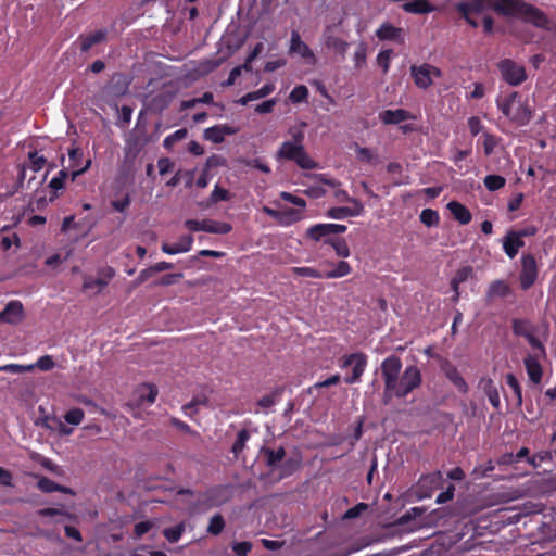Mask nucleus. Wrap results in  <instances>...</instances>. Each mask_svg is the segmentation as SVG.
Instances as JSON below:
<instances>
[{"label": "nucleus", "mask_w": 556, "mask_h": 556, "mask_svg": "<svg viewBox=\"0 0 556 556\" xmlns=\"http://www.w3.org/2000/svg\"><path fill=\"white\" fill-rule=\"evenodd\" d=\"M305 126L306 124L303 123L299 127H291L289 129L291 140L283 141L276 151L275 159L277 162L290 161L302 169H315L318 167V164L309 156L304 147L305 134L303 128Z\"/></svg>", "instance_id": "nucleus-1"}, {"label": "nucleus", "mask_w": 556, "mask_h": 556, "mask_svg": "<svg viewBox=\"0 0 556 556\" xmlns=\"http://www.w3.org/2000/svg\"><path fill=\"white\" fill-rule=\"evenodd\" d=\"M495 103L502 114L518 127L527 126L533 118V109L518 91L511 90L507 93H500Z\"/></svg>", "instance_id": "nucleus-2"}, {"label": "nucleus", "mask_w": 556, "mask_h": 556, "mask_svg": "<svg viewBox=\"0 0 556 556\" xmlns=\"http://www.w3.org/2000/svg\"><path fill=\"white\" fill-rule=\"evenodd\" d=\"M500 13L506 16L519 17L526 23L542 29H549V18L539 8L523 0H502Z\"/></svg>", "instance_id": "nucleus-3"}, {"label": "nucleus", "mask_w": 556, "mask_h": 556, "mask_svg": "<svg viewBox=\"0 0 556 556\" xmlns=\"http://www.w3.org/2000/svg\"><path fill=\"white\" fill-rule=\"evenodd\" d=\"M422 382L420 369L416 365L407 366L395 382L394 389L390 390V401L393 397L404 399Z\"/></svg>", "instance_id": "nucleus-4"}, {"label": "nucleus", "mask_w": 556, "mask_h": 556, "mask_svg": "<svg viewBox=\"0 0 556 556\" xmlns=\"http://www.w3.org/2000/svg\"><path fill=\"white\" fill-rule=\"evenodd\" d=\"M402 366V361L396 355H390L387 358H384L381 363V375L384 382V404H388L390 402V390L394 389L395 382L400 377Z\"/></svg>", "instance_id": "nucleus-5"}, {"label": "nucleus", "mask_w": 556, "mask_h": 556, "mask_svg": "<svg viewBox=\"0 0 556 556\" xmlns=\"http://www.w3.org/2000/svg\"><path fill=\"white\" fill-rule=\"evenodd\" d=\"M502 79L511 87H518L528 79L525 65L511 60L503 59L497 63Z\"/></svg>", "instance_id": "nucleus-6"}, {"label": "nucleus", "mask_w": 556, "mask_h": 556, "mask_svg": "<svg viewBox=\"0 0 556 556\" xmlns=\"http://www.w3.org/2000/svg\"><path fill=\"white\" fill-rule=\"evenodd\" d=\"M445 479L440 470L422 475L416 485L415 492L419 500L430 498L434 491L443 489Z\"/></svg>", "instance_id": "nucleus-7"}, {"label": "nucleus", "mask_w": 556, "mask_h": 556, "mask_svg": "<svg viewBox=\"0 0 556 556\" xmlns=\"http://www.w3.org/2000/svg\"><path fill=\"white\" fill-rule=\"evenodd\" d=\"M346 229V226L341 224H315L306 229L305 236L312 241H323L327 244L328 239H334V235L343 233Z\"/></svg>", "instance_id": "nucleus-8"}, {"label": "nucleus", "mask_w": 556, "mask_h": 556, "mask_svg": "<svg viewBox=\"0 0 556 556\" xmlns=\"http://www.w3.org/2000/svg\"><path fill=\"white\" fill-rule=\"evenodd\" d=\"M184 226L190 231H205L217 235H227L232 230V226L229 223L217 222L210 218L202 220L187 219Z\"/></svg>", "instance_id": "nucleus-9"}, {"label": "nucleus", "mask_w": 556, "mask_h": 556, "mask_svg": "<svg viewBox=\"0 0 556 556\" xmlns=\"http://www.w3.org/2000/svg\"><path fill=\"white\" fill-rule=\"evenodd\" d=\"M349 366H353L352 372L350 376L344 377V382L348 384L358 382L367 366V355L362 352L345 355L342 358L341 367L345 368Z\"/></svg>", "instance_id": "nucleus-10"}, {"label": "nucleus", "mask_w": 556, "mask_h": 556, "mask_svg": "<svg viewBox=\"0 0 556 556\" xmlns=\"http://www.w3.org/2000/svg\"><path fill=\"white\" fill-rule=\"evenodd\" d=\"M521 269L519 273L520 288L525 291L529 290L536 281L539 268L535 257L532 254H523L521 256Z\"/></svg>", "instance_id": "nucleus-11"}, {"label": "nucleus", "mask_w": 556, "mask_h": 556, "mask_svg": "<svg viewBox=\"0 0 556 556\" xmlns=\"http://www.w3.org/2000/svg\"><path fill=\"white\" fill-rule=\"evenodd\" d=\"M410 75L414 79L415 85L418 88L427 89L433 83V77H441L442 72L434 65L425 63L422 65H412L410 66Z\"/></svg>", "instance_id": "nucleus-12"}, {"label": "nucleus", "mask_w": 556, "mask_h": 556, "mask_svg": "<svg viewBox=\"0 0 556 556\" xmlns=\"http://www.w3.org/2000/svg\"><path fill=\"white\" fill-rule=\"evenodd\" d=\"M502 0H469L458 2L455 5L456 11L462 17H467L468 14L480 15L486 9H495L500 13L498 5Z\"/></svg>", "instance_id": "nucleus-13"}, {"label": "nucleus", "mask_w": 556, "mask_h": 556, "mask_svg": "<svg viewBox=\"0 0 556 556\" xmlns=\"http://www.w3.org/2000/svg\"><path fill=\"white\" fill-rule=\"evenodd\" d=\"M68 161H70V167L72 168V180L74 181L78 176L85 174L91 166V159H87L85 161V164L83 165L84 161V152L79 147L72 146L71 149H68Z\"/></svg>", "instance_id": "nucleus-14"}, {"label": "nucleus", "mask_w": 556, "mask_h": 556, "mask_svg": "<svg viewBox=\"0 0 556 556\" xmlns=\"http://www.w3.org/2000/svg\"><path fill=\"white\" fill-rule=\"evenodd\" d=\"M232 496L230 485H216L208 489L204 494V502L211 507H218L227 503Z\"/></svg>", "instance_id": "nucleus-15"}, {"label": "nucleus", "mask_w": 556, "mask_h": 556, "mask_svg": "<svg viewBox=\"0 0 556 556\" xmlns=\"http://www.w3.org/2000/svg\"><path fill=\"white\" fill-rule=\"evenodd\" d=\"M336 25H327L323 31V40L326 48L333 50L337 54L344 56L349 43L334 34Z\"/></svg>", "instance_id": "nucleus-16"}, {"label": "nucleus", "mask_w": 556, "mask_h": 556, "mask_svg": "<svg viewBox=\"0 0 556 556\" xmlns=\"http://www.w3.org/2000/svg\"><path fill=\"white\" fill-rule=\"evenodd\" d=\"M441 370L444 376L453 383V386L458 390V392L466 394L469 390L467 382L458 371L457 367L454 366L448 361H445L441 365Z\"/></svg>", "instance_id": "nucleus-17"}, {"label": "nucleus", "mask_w": 556, "mask_h": 556, "mask_svg": "<svg viewBox=\"0 0 556 556\" xmlns=\"http://www.w3.org/2000/svg\"><path fill=\"white\" fill-rule=\"evenodd\" d=\"M539 355L528 354L523 358L525 368L529 380L533 384H540L543 378V367L540 364Z\"/></svg>", "instance_id": "nucleus-18"}, {"label": "nucleus", "mask_w": 556, "mask_h": 556, "mask_svg": "<svg viewBox=\"0 0 556 556\" xmlns=\"http://www.w3.org/2000/svg\"><path fill=\"white\" fill-rule=\"evenodd\" d=\"M290 53H296L303 59L315 62L316 58L311 48L301 39L299 31L292 30L290 39Z\"/></svg>", "instance_id": "nucleus-19"}, {"label": "nucleus", "mask_w": 556, "mask_h": 556, "mask_svg": "<svg viewBox=\"0 0 556 556\" xmlns=\"http://www.w3.org/2000/svg\"><path fill=\"white\" fill-rule=\"evenodd\" d=\"M376 36L379 40L394 41L397 43H404V30L400 27H395L390 23H383L377 30Z\"/></svg>", "instance_id": "nucleus-20"}, {"label": "nucleus", "mask_w": 556, "mask_h": 556, "mask_svg": "<svg viewBox=\"0 0 556 556\" xmlns=\"http://www.w3.org/2000/svg\"><path fill=\"white\" fill-rule=\"evenodd\" d=\"M193 244V237L191 235H186L179 238L178 242L169 244V243H162L161 250L162 252L175 255L178 253H186L189 252L192 249Z\"/></svg>", "instance_id": "nucleus-21"}, {"label": "nucleus", "mask_w": 556, "mask_h": 556, "mask_svg": "<svg viewBox=\"0 0 556 556\" xmlns=\"http://www.w3.org/2000/svg\"><path fill=\"white\" fill-rule=\"evenodd\" d=\"M23 318V305L20 301L9 302L0 313V320L9 324H17Z\"/></svg>", "instance_id": "nucleus-22"}, {"label": "nucleus", "mask_w": 556, "mask_h": 556, "mask_svg": "<svg viewBox=\"0 0 556 556\" xmlns=\"http://www.w3.org/2000/svg\"><path fill=\"white\" fill-rule=\"evenodd\" d=\"M525 245V241L516 233L515 230H509L503 239V250L509 258H514L520 248Z\"/></svg>", "instance_id": "nucleus-23"}, {"label": "nucleus", "mask_w": 556, "mask_h": 556, "mask_svg": "<svg viewBox=\"0 0 556 556\" xmlns=\"http://www.w3.org/2000/svg\"><path fill=\"white\" fill-rule=\"evenodd\" d=\"M379 118L384 125H397L410 119L412 114L404 109L384 110L379 113Z\"/></svg>", "instance_id": "nucleus-24"}, {"label": "nucleus", "mask_w": 556, "mask_h": 556, "mask_svg": "<svg viewBox=\"0 0 556 556\" xmlns=\"http://www.w3.org/2000/svg\"><path fill=\"white\" fill-rule=\"evenodd\" d=\"M108 35V31L105 29H99L94 33L80 35L78 37V41L80 43V51L87 52L89 51L94 45H98L105 40Z\"/></svg>", "instance_id": "nucleus-25"}, {"label": "nucleus", "mask_w": 556, "mask_h": 556, "mask_svg": "<svg viewBox=\"0 0 556 556\" xmlns=\"http://www.w3.org/2000/svg\"><path fill=\"white\" fill-rule=\"evenodd\" d=\"M351 201L356 205V208H351L346 206L331 207L327 212V216L333 219H344L345 217L349 216H358L363 211V205L354 199H352Z\"/></svg>", "instance_id": "nucleus-26"}, {"label": "nucleus", "mask_w": 556, "mask_h": 556, "mask_svg": "<svg viewBox=\"0 0 556 556\" xmlns=\"http://www.w3.org/2000/svg\"><path fill=\"white\" fill-rule=\"evenodd\" d=\"M447 208L453 217L462 225H467L472 219L470 211L458 201H451L447 204Z\"/></svg>", "instance_id": "nucleus-27"}, {"label": "nucleus", "mask_w": 556, "mask_h": 556, "mask_svg": "<svg viewBox=\"0 0 556 556\" xmlns=\"http://www.w3.org/2000/svg\"><path fill=\"white\" fill-rule=\"evenodd\" d=\"M511 294V288L505 280H494L490 283L486 298L492 300L494 298H506Z\"/></svg>", "instance_id": "nucleus-28"}, {"label": "nucleus", "mask_w": 556, "mask_h": 556, "mask_svg": "<svg viewBox=\"0 0 556 556\" xmlns=\"http://www.w3.org/2000/svg\"><path fill=\"white\" fill-rule=\"evenodd\" d=\"M480 384H481L483 392L488 396V400L491 403V405L494 408L498 409L501 406V399H500L498 390L495 387L493 380L490 378H488V379L483 378V379H481Z\"/></svg>", "instance_id": "nucleus-29"}, {"label": "nucleus", "mask_w": 556, "mask_h": 556, "mask_svg": "<svg viewBox=\"0 0 556 556\" xmlns=\"http://www.w3.org/2000/svg\"><path fill=\"white\" fill-rule=\"evenodd\" d=\"M403 10L407 13L413 14H426L434 11V5L431 4L428 0H414L410 2H405L402 5Z\"/></svg>", "instance_id": "nucleus-30"}, {"label": "nucleus", "mask_w": 556, "mask_h": 556, "mask_svg": "<svg viewBox=\"0 0 556 556\" xmlns=\"http://www.w3.org/2000/svg\"><path fill=\"white\" fill-rule=\"evenodd\" d=\"M511 330L515 336L528 338L534 332V327L528 319L514 318Z\"/></svg>", "instance_id": "nucleus-31"}, {"label": "nucleus", "mask_w": 556, "mask_h": 556, "mask_svg": "<svg viewBox=\"0 0 556 556\" xmlns=\"http://www.w3.org/2000/svg\"><path fill=\"white\" fill-rule=\"evenodd\" d=\"M263 454L266 457V465L270 468H276L277 465L285 458L286 451L282 446H280L278 450H274L270 447H264Z\"/></svg>", "instance_id": "nucleus-32"}, {"label": "nucleus", "mask_w": 556, "mask_h": 556, "mask_svg": "<svg viewBox=\"0 0 556 556\" xmlns=\"http://www.w3.org/2000/svg\"><path fill=\"white\" fill-rule=\"evenodd\" d=\"M157 396V389L152 384H142L138 389V404L141 405L144 402L152 404L155 402Z\"/></svg>", "instance_id": "nucleus-33"}, {"label": "nucleus", "mask_w": 556, "mask_h": 556, "mask_svg": "<svg viewBox=\"0 0 556 556\" xmlns=\"http://www.w3.org/2000/svg\"><path fill=\"white\" fill-rule=\"evenodd\" d=\"M505 381L507 386L511 389L516 405L520 407L522 405V391L518 379L514 374L509 372L505 376Z\"/></svg>", "instance_id": "nucleus-34"}, {"label": "nucleus", "mask_w": 556, "mask_h": 556, "mask_svg": "<svg viewBox=\"0 0 556 556\" xmlns=\"http://www.w3.org/2000/svg\"><path fill=\"white\" fill-rule=\"evenodd\" d=\"M327 244L331 245L336 251V254L340 257L346 258L350 256V248L343 238L328 239Z\"/></svg>", "instance_id": "nucleus-35"}, {"label": "nucleus", "mask_w": 556, "mask_h": 556, "mask_svg": "<svg viewBox=\"0 0 556 556\" xmlns=\"http://www.w3.org/2000/svg\"><path fill=\"white\" fill-rule=\"evenodd\" d=\"M352 267L346 261H340L336 268L329 271H325L327 279L341 278L351 274Z\"/></svg>", "instance_id": "nucleus-36"}, {"label": "nucleus", "mask_w": 556, "mask_h": 556, "mask_svg": "<svg viewBox=\"0 0 556 556\" xmlns=\"http://www.w3.org/2000/svg\"><path fill=\"white\" fill-rule=\"evenodd\" d=\"M4 228L0 231V250L8 251L13 244L20 247V237L15 232L4 233Z\"/></svg>", "instance_id": "nucleus-37"}, {"label": "nucleus", "mask_w": 556, "mask_h": 556, "mask_svg": "<svg viewBox=\"0 0 556 556\" xmlns=\"http://www.w3.org/2000/svg\"><path fill=\"white\" fill-rule=\"evenodd\" d=\"M184 531L185 523L180 522L174 527L165 528L163 530V535L169 543H176L180 540Z\"/></svg>", "instance_id": "nucleus-38"}, {"label": "nucleus", "mask_w": 556, "mask_h": 556, "mask_svg": "<svg viewBox=\"0 0 556 556\" xmlns=\"http://www.w3.org/2000/svg\"><path fill=\"white\" fill-rule=\"evenodd\" d=\"M225 519L220 514H215L211 519L210 523L207 526V533L212 535H218L223 532L225 529Z\"/></svg>", "instance_id": "nucleus-39"}, {"label": "nucleus", "mask_w": 556, "mask_h": 556, "mask_svg": "<svg viewBox=\"0 0 556 556\" xmlns=\"http://www.w3.org/2000/svg\"><path fill=\"white\" fill-rule=\"evenodd\" d=\"M483 182L489 191H497L505 186L506 179L501 175H488Z\"/></svg>", "instance_id": "nucleus-40"}, {"label": "nucleus", "mask_w": 556, "mask_h": 556, "mask_svg": "<svg viewBox=\"0 0 556 556\" xmlns=\"http://www.w3.org/2000/svg\"><path fill=\"white\" fill-rule=\"evenodd\" d=\"M106 286L104 285V282L100 279V278H93L91 276H85L84 277V282H83V290L84 291H90V290H93L97 288V290L94 291V294H98L100 293L103 288H105Z\"/></svg>", "instance_id": "nucleus-41"}, {"label": "nucleus", "mask_w": 556, "mask_h": 556, "mask_svg": "<svg viewBox=\"0 0 556 556\" xmlns=\"http://www.w3.org/2000/svg\"><path fill=\"white\" fill-rule=\"evenodd\" d=\"M420 222L428 226H435L440 222L439 213L432 208H424L420 213Z\"/></svg>", "instance_id": "nucleus-42"}, {"label": "nucleus", "mask_w": 556, "mask_h": 556, "mask_svg": "<svg viewBox=\"0 0 556 556\" xmlns=\"http://www.w3.org/2000/svg\"><path fill=\"white\" fill-rule=\"evenodd\" d=\"M146 143L147 139H142L139 136L129 138L127 141V155L132 153V156L136 157Z\"/></svg>", "instance_id": "nucleus-43"}, {"label": "nucleus", "mask_w": 556, "mask_h": 556, "mask_svg": "<svg viewBox=\"0 0 556 556\" xmlns=\"http://www.w3.org/2000/svg\"><path fill=\"white\" fill-rule=\"evenodd\" d=\"M250 438V433L247 429H242L238 432L236 441L232 444L231 451L235 455H238L245 447V443Z\"/></svg>", "instance_id": "nucleus-44"}, {"label": "nucleus", "mask_w": 556, "mask_h": 556, "mask_svg": "<svg viewBox=\"0 0 556 556\" xmlns=\"http://www.w3.org/2000/svg\"><path fill=\"white\" fill-rule=\"evenodd\" d=\"M308 97V89L304 85L295 86L290 92L289 99L292 103H301L306 101Z\"/></svg>", "instance_id": "nucleus-45"}, {"label": "nucleus", "mask_w": 556, "mask_h": 556, "mask_svg": "<svg viewBox=\"0 0 556 556\" xmlns=\"http://www.w3.org/2000/svg\"><path fill=\"white\" fill-rule=\"evenodd\" d=\"M187 135H188V130L186 128L176 130L175 132L168 135L164 139V141H163L164 148L170 149L175 143L184 140L187 137Z\"/></svg>", "instance_id": "nucleus-46"}, {"label": "nucleus", "mask_w": 556, "mask_h": 556, "mask_svg": "<svg viewBox=\"0 0 556 556\" xmlns=\"http://www.w3.org/2000/svg\"><path fill=\"white\" fill-rule=\"evenodd\" d=\"M353 59L356 68H362L366 64L367 45L364 41L358 43Z\"/></svg>", "instance_id": "nucleus-47"}, {"label": "nucleus", "mask_w": 556, "mask_h": 556, "mask_svg": "<svg viewBox=\"0 0 556 556\" xmlns=\"http://www.w3.org/2000/svg\"><path fill=\"white\" fill-rule=\"evenodd\" d=\"M292 271L301 277H309V278H326L325 273H321L313 267H293Z\"/></svg>", "instance_id": "nucleus-48"}, {"label": "nucleus", "mask_w": 556, "mask_h": 556, "mask_svg": "<svg viewBox=\"0 0 556 556\" xmlns=\"http://www.w3.org/2000/svg\"><path fill=\"white\" fill-rule=\"evenodd\" d=\"M28 160H29L30 168L34 172L41 170L47 163L46 157L43 155H39L37 151L28 152Z\"/></svg>", "instance_id": "nucleus-49"}, {"label": "nucleus", "mask_w": 556, "mask_h": 556, "mask_svg": "<svg viewBox=\"0 0 556 556\" xmlns=\"http://www.w3.org/2000/svg\"><path fill=\"white\" fill-rule=\"evenodd\" d=\"M68 178V170L67 168L61 169L55 177H53L50 182L49 187L55 191L61 190L64 188L65 181Z\"/></svg>", "instance_id": "nucleus-50"}, {"label": "nucleus", "mask_w": 556, "mask_h": 556, "mask_svg": "<svg viewBox=\"0 0 556 556\" xmlns=\"http://www.w3.org/2000/svg\"><path fill=\"white\" fill-rule=\"evenodd\" d=\"M37 485H38V489L43 493H52V492H56V490H61V485L48 477H41L38 480Z\"/></svg>", "instance_id": "nucleus-51"}, {"label": "nucleus", "mask_w": 556, "mask_h": 556, "mask_svg": "<svg viewBox=\"0 0 556 556\" xmlns=\"http://www.w3.org/2000/svg\"><path fill=\"white\" fill-rule=\"evenodd\" d=\"M35 369L33 365H20V364H7L0 366V371H5L10 374H24L30 372Z\"/></svg>", "instance_id": "nucleus-52"}, {"label": "nucleus", "mask_w": 556, "mask_h": 556, "mask_svg": "<svg viewBox=\"0 0 556 556\" xmlns=\"http://www.w3.org/2000/svg\"><path fill=\"white\" fill-rule=\"evenodd\" d=\"M482 137H483V151H484V154L486 156H489L494 152V149L498 144V138L489 132H484Z\"/></svg>", "instance_id": "nucleus-53"}, {"label": "nucleus", "mask_w": 556, "mask_h": 556, "mask_svg": "<svg viewBox=\"0 0 556 556\" xmlns=\"http://www.w3.org/2000/svg\"><path fill=\"white\" fill-rule=\"evenodd\" d=\"M392 54V49H386L380 51L379 54L377 55V64L382 68L384 74H387L390 70V61Z\"/></svg>", "instance_id": "nucleus-54"}, {"label": "nucleus", "mask_w": 556, "mask_h": 556, "mask_svg": "<svg viewBox=\"0 0 556 556\" xmlns=\"http://www.w3.org/2000/svg\"><path fill=\"white\" fill-rule=\"evenodd\" d=\"M204 138L214 143H222L225 140L219 126H212L206 128L204 130Z\"/></svg>", "instance_id": "nucleus-55"}, {"label": "nucleus", "mask_w": 556, "mask_h": 556, "mask_svg": "<svg viewBox=\"0 0 556 556\" xmlns=\"http://www.w3.org/2000/svg\"><path fill=\"white\" fill-rule=\"evenodd\" d=\"M85 413L80 408H72L64 415V419L66 422L77 426L84 419Z\"/></svg>", "instance_id": "nucleus-56"}, {"label": "nucleus", "mask_w": 556, "mask_h": 556, "mask_svg": "<svg viewBox=\"0 0 556 556\" xmlns=\"http://www.w3.org/2000/svg\"><path fill=\"white\" fill-rule=\"evenodd\" d=\"M230 198V193L227 189L219 187L216 185L214 190L211 193L210 201L211 203H217L219 201H227Z\"/></svg>", "instance_id": "nucleus-57"}, {"label": "nucleus", "mask_w": 556, "mask_h": 556, "mask_svg": "<svg viewBox=\"0 0 556 556\" xmlns=\"http://www.w3.org/2000/svg\"><path fill=\"white\" fill-rule=\"evenodd\" d=\"M35 368H39L42 371H49L54 368L55 363L51 355L40 356L35 364H31Z\"/></svg>", "instance_id": "nucleus-58"}, {"label": "nucleus", "mask_w": 556, "mask_h": 556, "mask_svg": "<svg viewBox=\"0 0 556 556\" xmlns=\"http://www.w3.org/2000/svg\"><path fill=\"white\" fill-rule=\"evenodd\" d=\"M495 469V466L492 460H488L485 464H480L475 467L473 475L477 478H484L489 476L490 472H492Z\"/></svg>", "instance_id": "nucleus-59"}, {"label": "nucleus", "mask_w": 556, "mask_h": 556, "mask_svg": "<svg viewBox=\"0 0 556 556\" xmlns=\"http://www.w3.org/2000/svg\"><path fill=\"white\" fill-rule=\"evenodd\" d=\"M280 395V391L276 390L270 394H266L257 401V405L262 408H269L277 402V397Z\"/></svg>", "instance_id": "nucleus-60"}, {"label": "nucleus", "mask_w": 556, "mask_h": 556, "mask_svg": "<svg viewBox=\"0 0 556 556\" xmlns=\"http://www.w3.org/2000/svg\"><path fill=\"white\" fill-rule=\"evenodd\" d=\"M529 345L539 352V357H545L546 356V350L543 343L534 336V333L530 334L528 338H526Z\"/></svg>", "instance_id": "nucleus-61"}, {"label": "nucleus", "mask_w": 556, "mask_h": 556, "mask_svg": "<svg viewBox=\"0 0 556 556\" xmlns=\"http://www.w3.org/2000/svg\"><path fill=\"white\" fill-rule=\"evenodd\" d=\"M231 548L237 556H247L248 553L252 549V543L248 541L235 542L231 545Z\"/></svg>", "instance_id": "nucleus-62"}, {"label": "nucleus", "mask_w": 556, "mask_h": 556, "mask_svg": "<svg viewBox=\"0 0 556 556\" xmlns=\"http://www.w3.org/2000/svg\"><path fill=\"white\" fill-rule=\"evenodd\" d=\"M115 270L111 266H103L98 269V278H100L105 286L114 278Z\"/></svg>", "instance_id": "nucleus-63"}, {"label": "nucleus", "mask_w": 556, "mask_h": 556, "mask_svg": "<svg viewBox=\"0 0 556 556\" xmlns=\"http://www.w3.org/2000/svg\"><path fill=\"white\" fill-rule=\"evenodd\" d=\"M367 508H368V505L366 503H358L345 511L344 518L345 519H354V518L358 517Z\"/></svg>", "instance_id": "nucleus-64"}]
</instances>
